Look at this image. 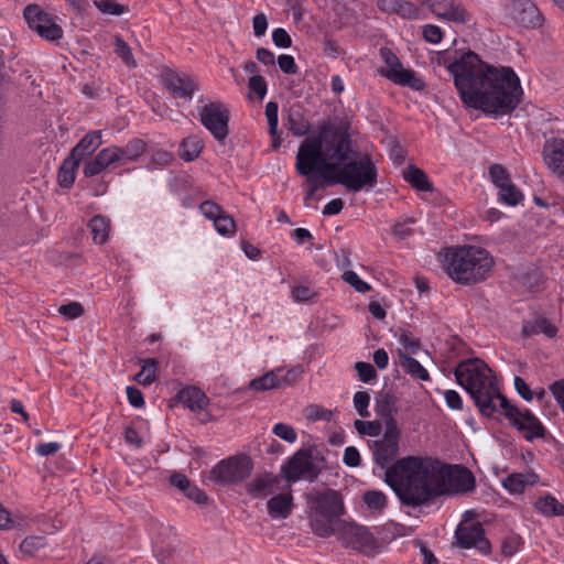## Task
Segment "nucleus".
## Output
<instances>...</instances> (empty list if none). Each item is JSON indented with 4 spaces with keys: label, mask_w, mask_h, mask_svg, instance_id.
Here are the masks:
<instances>
[{
    "label": "nucleus",
    "mask_w": 564,
    "mask_h": 564,
    "mask_svg": "<svg viewBox=\"0 0 564 564\" xmlns=\"http://www.w3.org/2000/svg\"><path fill=\"white\" fill-rule=\"evenodd\" d=\"M178 401L193 412H200L208 405V398L198 388L187 387L177 393Z\"/></svg>",
    "instance_id": "393cba45"
},
{
    "label": "nucleus",
    "mask_w": 564,
    "mask_h": 564,
    "mask_svg": "<svg viewBox=\"0 0 564 564\" xmlns=\"http://www.w3.org/2000/svg\"><path fill=\"white\" fill-rule=\"evenodd\" d=\"M403 177L417 191L429 192L433 189L425 172L414 165H410L403 171Z\"/></svg>",
    "instance_id": "473e14b6"
},
{
    "label": "nucleus",
    "mask_w": 564,
    "mask_h": 564,
    "mask_svg": "<svg viewBox=\"0 0 564 564\" xmlns=\"http://www.w3.org/2000/svg\"><path fill=\"white\" fill-rule=\"evenodd\" d=\"M495 262L489 252L480 247L458 246L443 253V267L456 283L474 284L486 280Z\"/></svg>",
    "instance_id": "39448f33"
},
{
    "label": "nucleus",
    "mask_w": 564,
    "mask_h": 564,
    "mask_svg": "<svg viewBox=\"0 0 564 564\" xmlns=\"http://www.w3.org/2000/svg\"><path fill=\"white\" fill-rule=\"evenodd\" d=\"M343 280L354 286L357 292L366 293L371 290V286L362 281L355 271H345L343 273Z\"/></svg>",
    "instance_id": "5fc2aeb1"
},
{
    "label": "nucleus",
    "mask_w": 564,
    "mask_h": 564,
    "mask_svg": "<svg viewBox=\"0 0 564 564\" xmlns=\"http://www.w3.org/2000/svg\"><path fill=\"white\" fill-rule=\"evenodd\" d=\"M202 124L220 143L228 137L229 110L223 102H209L198 110Z\"/></svg>",
    "instance_id": "ddd939ff"
},
{
    "label": "nucleus",
    "mask_w": 564,
    "mask_h": 564,
    "mask_svg": "<svg viewBox=\"0 0 564 564\" xmlns=\"http://www.w3.org/2000/svg\"><path fill=\"white\" fill-rule=\"evenodd\" d=\"M79 166L78 158H73L68 155L64 162L62 163L58 173L57 181L59 186L68 188L73 185L75 181V172Z\"/></svg>",
    "instance_id": "72a5a7b5"
},
{
    "label": "nucleus",
    "mask_w": 564,
    "mask_h": 564,
    "mask_svg": "<svg viewBox=\"0 0 564 564\" xmlns=\"http://www.w3.org/2000/svg\"><path fill=\"white\" fill-rule=\"evenodd\" d=\"M200 213L214 221L215 229L223 236H231L236 231L235 219L213 200H205L199 205Z\"/></svg>",
    "instance_id": "6ab92c4d"
},
{
    "label": "nucleus",
    "mask_w": 564,
    "mask_h": 564,
    "mask_svg": "<svg viewBox=\"0 0 564 564\" xmlns=\"http://www.w3.org/2000/svg\"><path fill=\"white\" fill-rule=\"evenodd\" d=\"M88 227L90 228L93 239L95 242L102 245L107 241L109 235V223L102 216H94Z\"/></svg>",
    "instance_id": "ea45409f"
},
{
    "label": "nucleus",
    "mask_w": 564,
    "mask_h": 564,
    "mask_svg": "<svg viewBox=\"0 0 564 564\" xmlns=\"http://www.w3.org/2000/svg\"><path fill=\"white\" fill-rule=\"evenodd\" d=\"M400 344L409 354H415L420 348V340L415 338L410 332L402 330L399 336Z\"/></svg>",
    "instance_id": "680f3d73"
},
{
    "label": "nucleus",
    "mask_w": 564,
    "mask_h": 564,
    "mask_svg": "<svg viewBox=\"0 0 564 564\" xmlns=\"http://www.w3.org/2000/svg\"><path fill=\"white\" fill-rule=\"evenodd\" d=\"M251 470L252 463L248 456L229 457L213 467L210 479L224 486L235 485L248 478Z\"/></svg>",
    "instance_id": "1a4fd4ad"
},
{
    "label": "nucleus",
    "mask_w": 564,
    "mask_h": 564,
    "mask_svg": "<svg viewBox=\"0 0 564 564\" xmlns=\"http://www.w3.org/2000/svg\"><path fill=\"white\" fill-rule=\"evenodd\" d=\"M499 198L510 206H516L523 199V195L517 186L510 182L499 188Z\"/></svg>",
    "instance_id": "c03bdc74"
},
{
    "label": "nucleus",
    "mask_w": 564,
    "mask_h": 564,
    "mask_svg": "<svg viewBox=\"0 0 564 564\" xmlns=\"http://www.w3.org/2000/svg\"><path fill=\"white\" fill-rule=\"evenodd\" d=\"M401 432L393 417L386 421V429L382 438L376 440L369 444L372 457L376 464L381 468H389L388 464L395 458L399 453V441Z\"/></svg>",
    "instance_id": "9d476101"
},
{
    "label": "nucleus",
    "mask_w": 564,
    "mask_h": 564,
    "mask_svg": "<svg viewBox=\"0 0 564 564\" xmlns=\"http://www.w3.org/2000/svg\"><path fill=\"white\" fill-rule=\"evenodd\" d=\"M534 507L540 513L546 517L564 516V505L560 503L558 500L551 495L540 497L534 502Z\"/></svg>",
    "instance_id": "c9c22d12"
},
{
    "label": "nucleus",
    "mask_w": 564,
    "mask_h": 564,
    "mask_svg": "<svg viewBox=\"0 0 564 564\" xmlns=\"http://www.w3.org/2000/svg\"><path fill=\"white\" fill-rule=\"evenodd\" d=\"M436 467V459L406 456L387 468L384 481L402 505L419 507L435 497V479L438 475Z\"/></svg>",
    "instance_id": "7ed1b4c3"
},
{
    "label": "nucleus",
    "mask_w": 564,
    "mask_h": 564,
    "mask_svg": "<svg viewBox=\"0 0 564 564\" xmlns=\"http://www.w3.org/2000/svg\"><path fill=\"white\" fill-rule=\"evenodd\" d=\"M422 35L426 42L436 44L443 39V32L441 28L434 24H426L423 26Z\"/></svg>",
    "instance_id": "69168bd1"
},
{
    "label": "nucleus",
    "mask_w": 564,
    "mask_h": 564,
    "mask_svg": "<svg viewBox=\"0 0 564 564\" xmlns=\"http://www.w3.org/2000/svg\"><path fill=\"white\" fill-rule=\"evenodd\" d=\"M358 377L362 382H370L377 378V372L373 366L369 362L358 361L355 364Z\"/></svg>",
    "instance_id": "bf43d9fd"
},
{
    "label": "nucleus",
    "mask_w": 564,
    "mask_h": 564,
    "mask_svg": "<svg viewBox=\"0 0 564 564\" xmlns=\"http://www.w3.org/2000/svg\"><path fill=\"white\" fill-rule=\"evenodd\" d=\"M115 163H117L116 156L111 147H108L100 150L94 159L87 161L83 172L86 177H93L100 174Z\"/></svg>",
    "instance_id": "5701e85b"
},
{
    "label": "nucleus",
    "mask_w": 564,
    "mask_h": 564,
    "mask_svg": "<svg viewBox=\"0 0 564 564\" xmlns=\"http://www.w3.org/2000/svg\"><path fill=\"white\" fill-rule=\"evenodd\" d=\"M281 369L265 372L263 376L251 380L249 388L254 391H268L280 388L281 379L278 375Z\"/></svg>",
    "instance_id": "e433bc0d"
},
{
    "label": "nucleus",
    "mask_w": 564,
    "mask_h": 564,
    "mask_svg": "<svg viewBox=\"0 0 564 564\" xmlns=\"http://www.w3.org/2000/svg\"><path fill=\"white\" fill-rule=\"evenodd\" d=\"M362 500L370 510L381 511L387 507V496L380 490L366 491Z\"/></svg>",
    "instance_id": "79ce46f5"
},
{
    "label": "nucleus",
    "mask_w": 564,
    "mask_h": 564,
    "mask_svg": "<svg viewBox=\"0 0 564 564\" xmlns=\"http://www.w3.org/2000/svg\"><path fill=\"white\" fill-rule=\"evenodd\" d=\"M438 64L447 70H513L510 66L500 68L482 61L469 47L447 48L438 54Z\"/></svg>",
    "instance_id": "6e6552de"
},
{
    "label": "nucleus",
    "mask_w": 564,
    "mask_h": 564,
    "mask_svg": "<svg viewBox=\"0 0 564 564\" xmlns=\"http://www.w3.org/2000/svg\"><path fill=\"white\" fill-rule=\"evenodd\" d=\"M382 529L386 532V538L390 536L391 539L405 536L411 532L408 527L393 521L387 522Z\"/></svg>",
    "instance_id": "e2e57ef3"
},
{
    "label": "nucleus",
    "mask_w": 564,
    "mask_h": 564,
    "mask_svg": "<svg viewBox=\"0 0 564 564\" xmlns=\"http://www.w3.org/2000/svg\"><path fill=\"white\" fill-rule=\"evenodd\" d=\"M544 162L558 176L564 177V140L554 139L547 142L543 150Z\"/></svg>",
    "instance_id": "4be33fe9"
},
{
    "label": "nucleus",
    "mask_w": 564,
    "mask_h": 564,
    "mask_svg": "<svg viewBox=\"0 0 564 564\" xmlns=\"http://www.w3.org/2000/svg\"><path fill=\"white\" fill-rule=\"evenodd\" d=\"M489 175H490L492 183L498 188H501L502 186H505L506 184L511 182L509 173L500 164H492L489 167Z\"/></svg>",
    "instance_id": "de8ad7c7"
},
{
    "label": "nucleus",
    "mask_w": 564,
    "mask_h": 564,
    "mask_svg": "<svg viewBox=\"0 0 564 564\" xmlns=\"http://www.w3.org/2000/svg\"><path fill=\"white\" fill-rule=\"evenodd\" d=\"M202 149V141L197 137H188L182 141L178 154L181 159L191 162L199 155Z\"/></svg>",
    "instance_id": "58836bf2"
},
{
    "label": "nucleus",
    "mask_w": 564,
    "mask_h": 564,
    "mask_svg": "<svg viewBox=\"0 0 564 564\" xmlns=\"http://www.w3.org/2000/svg\"><path fill=\"white\" fill-rule=\"evenodd\" d=\"M115 53L124 62L127 67L137 66L130 46L120 35H115Z\"/></svg>",
    "instance_id": "a18cd8bd"
},
{
    "label": "nucleus",
    "mask_w": 564,
    "mask_h": 564,
    "mask_svg": "<svg viewBox=\"0 0 564 564\" xmlns=\"http://www.w3.org/2000/svg\"><path fill=\"white\" fill-rule=\"evenodd\" d=\"M95 6L102 13H107V14H111V15H120L128 11V7L117 3L112 0L95 1Z\"/></svg>",
    "instance_id": "3c124183"
},
{
    "label": "nucleus",
    "mask_w": 564,
    "mask_h": 564,
    "mask_svg": "<svg viewBox=\"0 0 564 564\" xmlns=\"http://www.w3.org/2000/svg\"><path fill=\"white\" fill-rule=\"evenodd\" d=\"M288 126L290 131L296 137L306 135L311 129L310 121L302 111L295 107H292L289 111Z\"/></svg>",
    "instance_id": "2f4dec72"
},
{
    "label": "nucleus",
    "mask_w": 564,
    "mask_h": 564,
    "mask_svg": "<svg viewBox=\"0 0 564 564\" xmlns=\"http://www.w3.org/2000/svg\"><path fill=\"white\" fill-rule=\"evenodd\" d=\"M539 476L533 471L514 473L509 475L503 481V487L510 494H522L528 486L538 484Z\"/></svg>",
    "instance_id": "a878e982"
},
{
    "label": "nucleus",
    "mask_w": 564,
    "mask_h": 564,
    "mask_svg": "<svg viewBox=\"0 0 564 564\" xmlns=\"http://www.w3.org/2000/svg\"><path fill=\"white\" fill-rule=\"evenodd\" d=\"M521 333L525 337L544 334L549 338H553L557 333V327L547 318L539 316L532 321L525 322Z\"/></svg>",
    "instance_id": "cd10ccee"
},
{
    "label": "nucleus",
    "mask_w": 564,
    "mask_h": 564,
    "mask_svg": "<svg viewBox=\"0 0 564 564\" xmlns=\"http://www.w3.org/2000/svg\"><path fill=\"white\" fill-rule=\"evenodd\" d=\"M435 497L443 495L468 494L476 487L474 474L460 465L446 466L437 460Z\"/></svg>",
    "instance_id": "0eeeda50"
},
{
    "label": "nucleus",
    "mask_w": 564,
    "mask_h": 564,
    "mask_svg": "<svg viewBox=\"0 0 564 564\" xmlns=\"http://www.w3.org/2000/svg\"><path fill=\"white\" fill-rule=\"evenodd\" d=\"M370 403V394L366 391H358L354 395V406L361 417L370 415L368 406Z\"/></svg>",
    "instance_id": "603ef678"
},
{
    "label": "nucleus",
    "mask_w": 564,
    "mask_h": 564,
    "mask_svg": "<svg viewBox=\"0 0 564 564\" xmlns=\"http://www.w3.org/2000/svg\"><path fill=\"white\" fill-rule=\"evenodd\" d=\"M454 376L456 382L474 400L479 412L487 417L498 410L496 401L500 404L501 398H506L499 392L491 369L478 358L460 361L454 370Z\"/></svg>",
    "instance_id": "20e7f679"
},
{
    "label": "nucleus",
    "mask_w": 564,
    "mask_h": 564,
    "mask_svg": "<svg viewBox=\"0 0 564 564\" xmlns=\"http://www.w3.org/2000/svg\"><path fill=\"white\" fill-rule=\"evenodd\" d=\"M23 17L28 26L46 41H58L63 37V29L54 18L41 6L28 4L23 10Z\"/></svg>",
    "instance_id": "f8f14e48"
},
{
    "label": "nucleus",
    "mask_w": 564,
    "mask_h": 564,
    "mask_svg": "<svg viewBox=\"0 0 564 564\" xmlns=\"http://www.w3.org/2000/svg\"><path fill=\"white\" fill-rule=\"evenodd\" d=\"M355 429L359 434L378 436L381 432V424L377 421H355Z\"/></svg>",
    "instance_id": "8fccbe9b"
},
{
    "label": "nucleus",
    "mask_w": 564,
    "mask_h": 564,
    "mask_svg": "<svg viewBox=\"0 0 564 564\" xmlns=\"http://www.w3.org/2000/svg\"><path fill=\"white\" fill-rule=\"evenodd\" d=\"M430 8L437 18L455 23L465 24L470 20V14L457 0H451L449 2H433Z\"/></svg>",
    "instance_id": "412c9836"
},
{
    "label": "nucleus",
    "mask_w": 564,
    "mask_h": 564,
    "mask_svg": "<svg viewBox=\"0 0 564 564\" xmlns=\"http://www.w3.org/2000/svg\"><path fill=\"white\" fill-rule=\"evenodd\" d=\"M58 313L65 316L67 319L79 317L84 313V308L78 302H70L68 304L61 305Z\"/></svg>",
    "instance_id": "0e129e2a"
},
{
    "label": "nucleus",
    "mask_w": 564,
    "mask_h": 564,
    "mask_svg": "<svg viewBox=\"0 0 564 564\" xmlns=\"http://www.w3.org/2000/svg\"><path fill=\"white\" fill-rule=\"evenodd\" d=\"M400 366L402 369L411 375L414 379L426 381L430 379L427 370L414 358L399 351Z\"/></svg>",
    "instance_id": "f704fd0d"
},
{
    "label": "nucleus",
    "mask_w": 564,
    "mask_h": 564,
    "mask_svg": "<svg viewBox=\"0 0 564 564\" xmlns=\"http://www.w3.org/2000/svg\"><path fill=\"white\" fill-rule=\"evenodd\" d=\"M160 82L175 99L191 100L198 84L188 73H161Z\"/></svg>",
    "instance_id": "f3484780"
},
{
    "label": "nucleus",
    "mask_w": 564,
    "mask_h": 564,
    "mask_svg": "<svg viewBox=\"0 0 564 564\" xmlns=\"http://www.w3.org/2000/svg\"><path fill=\"white\" fill-rule=\"evenodd\" d=\"M350 123L346 120H327L307 135L299 145L295 171L306 177L304 200L313 199L319 188L335 185L332 172L350 159Z\"/></svg>",
    "instance_id": "f257e3e1"
},
{
    "label": "nucleus",
    "mask_w": 564,
    "mask_h": 564,
    "mask_svg": "<svg viewBox=\"0 0 564 564\" xmlns=\"http://www.w3.org/2000/svg\"><path fill=\"white\" fill-rule=\"evenodd\" d=\"M420 7L405 0H399L395 13L403 19H416L420 15Z\"/></svg>",
    "instance_id": "4d7b16f0"
},
{
    "label": "nucleus",
    "mask_w": 564,
    "mask_h": 564,
    "mask_svg": "<svg viewBox=\"0 0 564 564\" xmlns=\"http://www.w3.org/2000/svg\"><path fill=\"white\" fill-rule=\"evenodd\" d=\"M380 57L387 65V70H405L399 57L388 47L380 48Z\"/></svg>",
    "instance_id": "13d9d810"
},
{
    "label": "nucleus",
    "mask_w": 564,
    "mask_h": 564,
    "mask_svg": "<svg viewBox=\"0 0 564 564\" xmlns=\"http://www.w3.org/2000/svg\"><path fill=\"white\" fill-rule=\"evenodd\" d=\"M268 512L272 518H286L292 510V496L291 495H278L272 497L268 503Z\"/></svg>",
    "instance_id": "7c9ffc66"
},
{
    "label": "nucleus",
    "mask_w": 564,
    "mask_h": 564,
    "mask_svg": "<svg viewBox=\"0 0 564 564\" xmlns=\"http://www.w3.org/2000/svg\"><path fill=\"white\" fill-rule=\"evenodd\" d=\"M395 403H397V398L393 393L389 392V391H382L380 394H379V400H378V403H377V411L380 415L382 416H391V413L395 406Z\"/></svg>",
    "instance_id": "49530a36"
},
{
    "label": "nucleus",
    "mask_w": 564,
    "mask_h": 564,
    "mask_svg": "<svg viewBox=\"0 0 564 564\" xmlns=\"http://www.w3.org/2000/svg\"><path fill=\"white\" fill-rule=\"evenodd\" d=\"M337 519L323 518L321 514L312 512L310 517V525L315 534L322 538L330 536L335 533L334 524Z\"/></svg>",
    "instance_id": "4c0bfd02"
},
{
    "label": "nucleus",
    "mask_w": 564,
    "mask_h": 564,
    "mask_svg": "<svg viewBox=\"0 0 564 564\" xmlns=\"http://www.w3.org/2000/svg\"><path fill=\"white\" fill-rule=\"evenodd\" d=\"M387 79L395 85L406 86L413 90L421 91L425 88V83L417 77L415 73H381Z\"/></svg>",
    "instance_id": "c756f323"
},
{
    "label": "nucleus",
    "mask_w": 564,
    "mask_h": 564,
    "mask_svg": "<svg viewBox=\"0 0 564 564\" xmlns=\"http://www.w3.org/2000/svg\"><path fill=\"white\" fill-rule=\"evenodd\" d=\"M117 162H134L147 150V143L139 138L130 140L124 147L111 145Z\"/></svg>",
    "instance_id": "b1692460"
},
{
    "label": "nucleus",
    "mask_w": 564,
    "mask_h": 564,
    "mask_svg": "<svg viewBox=\"0 0 564 564\" xmlns=\"http://www.w3.org/2000/svg\"><path fill=\"white\" fill-rule=\"evenodd\" d=\"M272 432L274 435L289 443H294L297 437L295 430L291 425L284 423L275 424Z\"/></svg>",
    "instance_id": "052dcab7"
},
{
    "label": "nucleus",
    "mask_w": 564,
    "mask_h": 564,
    "mask_svg": "<svg viewBox=\"0 0 564 564\" xmlns=\"http://www.w3.org/2000/svg\"><path fill=\"white\" fill-rule=\"evenodd\" d=\"M312 512L321 514L327 519H338L343 513L341 496L335 490H327L326 492L317 495L312 503Z\"/></svg>",
    "instance_id": "aec40b11"
},
{
    "label": "nucleus",
    "mask_w": 564,
    "mask_h": 564,
    "mask_svg": "<svg viewBox=\"0 0 564 564\" xmlns=\"http://www.w3.org/2000/svg\"><path fill=\"white\" fill-rule=\"evenodd\" d=\"M508 15L524 28H536L543 18L538 7L531 0H506Z\"/></svg>",
    "instance_id": "dca6fc26"
},
{
    "label": "nucleus",
    "mask_w": 564,
    "mask_h": 564,
    "mask_svg": "<svg viewBox=\"0 0 564 564\" xmlns=\"http://www.w3.org/2000/svg\"><path fill=\"white\" fill-rule=\"evenodd\" d=\"M453 79L462 102L485 115H509L522 101L517 73H453Z\"/></svg>",
    "instance_id": "f03ea898"
},
{
    "label": "nucleus",
    "mask_w": 564,
    "mask_h": 564,
    "mask_svg": "<svg viewBox=\"0 0 564 564\" xmlns=\"http://www.w3.org/2000/svg\"><path fill=\"white\" fill-rule=\"evenodd\" d=\"M500 409L512 426L522 432L527 441L544 437L545 429L540 420L530 410H520L501 398Z\"/></svg>",
    "instance_id": "9b49d317"
},
{
    "label": "nucleus",
    "mask_w": 564,
    "mask_h": 564,
    "mask_svg": "<svg viewBox=\"0 0 564 564\" xmlns=\"http://www.w3.org/2000/svg\"><path fill=\"white\" fill-rule=\"evenodd\" d=\"M471 511L465 512L464 520L455 531V539L458 546L463 549L475 547L482 554L491 551L490 542L485 538L482 525L479 522H469L467 517Z\"/></svg>",
    "instance_id": "2eb2a0df"
},
{
    "label": "nucleus",
    "mask_w": 564,
    "mask_h": 564,
    "mask_svg": "<svg viewBox=\"0 0 564 564\" xmlns=\"http://www.w3.org/2000/svg\"><path fill=\"white\" fill-rule=\"evenodd\" d=\"M343 542L368 556L378 552L379 543L368 528L354 522H343L339 530Z\"/></svg>",
    "instance_id": "4468645a"
},
{
    "label": "nucleus",
    "mask_w": 564,
    "mask_h": 564,
    "mask_svg": "<svg viewBox=\"0 0 564 564\" xmlns=\"http://www.w3.org/2000/svg\"><path fill=\"white\" fill-rule=\"evenodd\" d=\"M272 41L278 47L288 48L292 45V39L289 33L282 29H274L272 32Z\"/></svg>",
    "instance_id": "774afa93"
},
{
    "label": "nucleus",
    "mask_w": 564,
    "mask_h": 564,
    "mask_svg": "<svg viewBox=\"0 0 564 564\" xmlns=\"http://www.w3.org/2000/svg\"><path fill=\"white\" fill-rule=\"evenodd\" d=\"M415 220L413 218H408L402 221H398L392 227V235L398 240H403L413 234L412 226Z\"/></svg>",
    "instance_id": "09e8293b"
},
{
    "label": "nucleus",
    "mask_w": 564,
    "mask_h": 564,
    "mask_svg": "<svg viewBox=\"0 0 564 564\" xmlns=\"http://www.w3.org/2000/svg\"><path fill=\"white\" fill-rule=\"evenodd\" d=\"M282 471L288 481H296L303 476L312 477L317 474L311 452L303 449H300L290 458L288 465L282 467Z\"/></svg>",
    "instance_id": "a211bd4d"
},
{
    "label": "nucleus",
    "mask_w": 564,
    "mask_h": 564,
    "mask_svg": "<svg viewBox=\"0 0 564 564\" xmlns=\"http://www.w3.org/2000/svg\"><path fill=\"white\" fill-rule=\"evenodd\" d=\"M332 174L334 178H330V182L345 186L348 192L357 193L376 186L378 169L369 154L357 159L351 148L350 159L338 164Z\"/></svg>",
    "instance_id": "423d86ee"
},
{
    "label": "nucleus",
    "mask_w": 564,
    "mask_h": 564,
    "mask_svg": "<svg viewBox=\"0 0 564 564\" xmlns=\"http://www.w3.org/2000/svg\"><path fill=\"white\" fill-rule=\"evenodd\" d=\"M249 89L251 93L257 94L260 99H263L267 94V83L260 75H254L249 79Z\"/></svg>",
    "instance_id": "338daca9"
},
{
    "label": "nucleus",
    "mask_w": 564,
    "mask_h": 564,
    "mask_svg": "<svg viewBox=\"0 0 564 564\" xmlns=\"http://www.w3.org/2000/svg\"><path fill=\"white\" fill-rule=\"evenodd\" d=\"M158 367V361L153 358H149L143 360L142 369L139 373L135 375V380L143 384L149 386L155 380V370Z\"/></svg>",
    "instance_id": "37998d69"
},
{
    "label": "nucleus",
    "mask_w": 564,
    "mask_h": 564,
    "mask_svg": "<svg viewBox=\"0 0 564 564\" xmlns=\"http://www.w3.org/2000/svg\"><path fill=\"white\" fill-rule=\"evenodd\" d=\"M101 143V131H90L72 149L69 155L78 158V161L80 162L85 155L93 153Z\"/></svg>",
    "instance_id": "bb28decb"
},
{
    "label": "nucleus",
    "mask_w": 564,
    "mask_h": 564,
    "mask_svg": "<svg viewBox=\"0 0 564 564\" xmlns=\"http://www.w3.org/2000/svg\"><path fill=\"white\" fill-rule=\"evenodd\" d=\"M278 104L270 101L265 106V116L268 119L269 133L276 138L278 137Z\"/></svg>",
    "instance_id": "864d4df0"
},
{
    "label": "nucleus",
    "mask_w": 564,
    "mask_h": 564,
    "mask_svg": "<svg viewBox=\"0 0 564 564\" xmlns=\"http://www.w3.org/2000/svg\"><path fill=\"white\" fill-rule=\"evenodd\" d=\"M46 538L42 535L26 536L20 544V551L26 556H35L41 550L46 547Z\"/></svg>",
    "instance_id": "a19ab883"
},
{
    "label": "nucleus",
    "mask_w": 564,
    "mask_h": 564,
    "mask_svg": "<svg viewBox=\"0 0 564 564\" xmlns=\"http://www.w3.org/2000/svg\"><path fill=\"white\" fill-rule=\"evenodd\" d=\"M305 416L310 421H330L333 417V412L319 405H310L305 409Z\"/></svg>",
    "instance_id": "6e6d98bb"
},
{
    "label": "nucleus",
    "mask_w": 564,
    "mask_h": 564,
    "mask_svg": "<svg viewBox=\"0 0 564 564\" xmlns=\"http://www.w3.org/2000/svg\"><path fill=\"white\" fill-rule=\"evenodd\" d=\"M276 480L269 475L256 477L247 485V492L253 498H264L272 491Z\"/></svg>",
    "instance_id": "c85d7f7f"
}]
</instances>
